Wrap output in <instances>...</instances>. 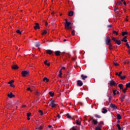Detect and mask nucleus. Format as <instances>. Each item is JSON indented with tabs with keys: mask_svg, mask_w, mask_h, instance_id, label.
<instances>
[{
	"mask_svg": "<svg viewBox=\"0 0 130 130\" xmlns=\"http://www.w3.org/2000/svg\"><path fill=\"white\" fill-rule=\"evenodd\" d=\"M72 23L68 21V19H65L64 27L65 29L68 28L71 26Z\"/></svg>",
	"mask_w": 130,
	"mask_h": 130,
	"instance_id": "1",
	"label": "nucleus"
},
{
	"mask_svg": "<svg viewBox=\"0 0 130 130\" xmlns=\"http://www.w3.org/2000/svg\"><path fill=\"white\" fill-rule=\"evenodd\" d=\"M105 42L106 45H109V44H110V42H111V39H110V38H109V37L107 36L106 37Z\"/></svg>",
	"mask_w": 130,
	"mask_h": 130,
	"instance_id": "2",
	"label": "nucleus"
},
{
	"mask_svg": "<svg viewBox=\"0 0 130 130\" xmlns=\"http://www.w3.org/2000/svg\"><path fill=\"white\" fill-rule=\"evenodd\" d=\"M30 74V72L27 71H24L21 72V76L22 77H26V76H28Z\"/></svg>",
	"mask_w": 130,
	"mask_h": 130,
	"instance_id": "3",
	"label": "nucleus"
},
{
	"mask_svg": "<svg viewBox=\"0 0 130 130\" xmlns=\"http://www.w3.org/2000/svg\"><path fill=\"white\" fill-rule=\"evenodd\" d=\"M55 101H52L51 102V104H50V106L52 107V108H53L54 107H55V106H56V104H55Z\"/></svg>",
	"mask_w": 130,
	"mask_h": 130,
	"instance_id": "4",
	"label": "nucleus"
},
{
	"mask_svg": "<svg viewBox=\"0 0 130 130\" xmlns=\"http://www.w3.org/2000/svg\"><path fill=\"white\" fill-rule=\"evenodd\" d=\"M35 26H34V29L35 30H37V29H40V26H39V23L36 22L35 23Z\"/></svg>",
	"mask_w": 130,
	"mask_h": 130,
	"instance_id": "5",
	"label": "nucleus"
},
{
	"mask_svg": "<svg viewBox=\"0 0 130 130\" xmlns=\"http://www.w3.org/2000/svg\"><path fill=\"white\" fill-rule=\"evenodd\" d=\"M14 83V80H11L8 82V84L10 85V87H12V88H15V85L13 84Z\"/></svg>",
	"mask_w": 130,
	"mask_h": 130,
	"instance_id": "6",
	"label": "nucleus"
},
{
	"mask_svg": "<svg viewBox=\"0 0 130 130\" xmlns=\"http://www.w3.org/2000/svg\"><path fill=\"white\" fill-rule=\"evenodd\" d=\"M110 107H111V108L112 109H117V106H116V105L115 104H111Z\"/></svg>",
	"mask_w": 130,
	"mask_h": 130,
	"instance_id": "7",
	"label": "nucleus"
},
{
	"mask_svg": "<svg viewBox=\"0 0 130 130\" xmlns=\"http://www.w3.org/2000/svg\"><path fill=\"white\" fill-rule=\"evenodd\" d=\"M77 86H79V87H82L83 86V82L81 80H78L77 81Z\"/></svg>",
	"mask_w": 130,
	"mask_h": 130,
	"instance_id": "8",
	"label": "nucleus"
},
{
	"mask_svg": "<svg viewBox=\"0 0 130 130\" xmlns=\"http://www.w3.org/2000/svg\"><path fill=\"white\" fill-rule=\"evenodd\" d=\"M91 120H92V122L93 123V124H94V125H96V124H97V123H98V121H97V120L95 119H93L92 117H91L90 118Z\"/></svg>",
	"mask_w": 130,
	"mask_h": 130,
	"instance_id": "9",
	"label": "nucleus"
},
{
	"mask_svg": "<svg viewBox=\"0 0 130 130\" xmlns=\"http://www.w3.org/2000/svg\"><path fill=\"white\" fill-rule=\"evenodd\" d=\"M15 96L16 95H15L14 94H13V92H10V93H9L8 94V97L10 99L13 98V97H15Z\"/></svg>",
	"mask_w": 130,
	"mask_h": 130,
	"instance_id": "10",
	"label": "nucleus"
},
{
	"mask_svg": "<svg viewBox=\"0 0 130 130\" xmlns=\"http://www.w3.org/2000/svg\"><path fill=\"white\" fill-rule=\"evenodd\" d=\"M110 86H115V82L113 81V80H111L110 81V83H109Z\"/></svg>",
	"mask_w": 130,
	"mask_h": 130,
	"instance_id": "11",
	"label": "nucleus"
},
{
	"mask_svg": "<svg viewBox=\"0 0 130 130\" xmlns=\"http://www.w3.org/2000/svg\"><path fill=\"white\" fill-rule=\"evenodd\" d=\"M54 53H55L56 56H59V55H60V53H61V52H60V51H56L54 52Z\"/></svg>",
	"mask_w": 130,
	"mask_h": 130,
	"instance_id": "12",
	"label": "nucleus"
},
{
	"mask_svg": "<svg viewBox=\"0 0 130 130\" xmlns=\"http://www.w3.org/2000/svg\"><path fill=\"white\" fill-rule=\"evenodd\" d=\"M12 68L13 70H18L19 69V67L16 64H14L13 66H12Z\"/></svg>",
	"mask_w": 130,
	"mask_h": 130,
	"instance_id": "13",
	"label": "nucleus"
},
{
	"mask_svg": "<svg viewBox=\"0 0 130 130\" xmlns=\"http://www.w3.org/2000/svg\"><path fill=\"white\" fill-rule=\"evenodd\" d=\"M46 52L48 54H49L50 55L52 54L53 51H52L51 50H47Z\"/></svg>",
	"mask_w": 130,
	"mask_h": 130,
	"instance_id": "14",
	"label": "nucleus"
},
{
	"mask_svg": "<svg viewBox=\"0 0 130 130\" xmlns=\"http://www.w3.org/2000/svg\"><path fill=\"white\" fill-rule=\"evenodd\" d=\"M66 116L67 118H69V119H74V118L72 117V116L70 115L69 113H67L66 114Z\"/></svg>",
	"mask_w": 130,
	"mask_h": 130,
	"instance_id": "15",
	"label": "nucleus"
},
{
	"mask_svg": "<svg viewBox=\"0 0 130 130\" xmlns=\"http://www.w3.org/2000/svg\"><path fill=\"white\" fill-rule=\"evenodd\" d=\"M108 111L107 110V109H106L103 108L102 109V113H104V114H105V113H107V112H108Z\"/></svg>",
	"mask_w": 130,
	"mask_h": 130,
	"instance_id": "16",
	"label": "nucleus"
},
{
	"mask_svg": "<svg viewBox=\"0 0 130 130\" xmlns=\"http://www.w3.org/2000/svg\"><path fill=\"white\" fill-rule=\"evenodd\" d=\"M43 82H45V83H48V82H49V79L47 78L46 77H44L43 79Z\"/></svg>",
	"mask_w": 130,
	"mask_h": 130,
	"instance_id": "17",
	"label": "nucleus"
},
{
	"mask_svg": "<svg viewBox=\"0 0 130 130\" xmlns=\"http://www.w3.org/2000/svg\"><path fill=\"white\" fill-rule=\"evenodd\" d=\"M68 15L69 17H73V16H74V12L73 11L69 12Z\"/></svg>",
	"mask_w": 130,
	"mask_h": 130,
	"instance_id": "18",
	"label": "nucleus"
},
{
	"mask_svg": "<svg viewBox=\"0 0 130 130\" xmlns=\"http://www.w3.org/2000/svg\"><path fill=\"white\" fill-rule=\"evenodd\" d=\"M81 77L82 80H85L86 79H87L88 78V76H84V75H83V74H82L81 75Z\"/></svg>",
	"mask_w": 130,
	"mask_h": 130,
	"instance_id": "19",
	"label": "nucleus"
},
{
	"mask_svg": "<svg viewBox=\"0 0 130 130\" xmlns=\"http://www.w3.org/2000/svg\"><path fill=\"white\" fill-rule=\"evenodd\" d=\"M125 98V95H123L120 98V101H121V102H123V100H124V99Z\"/></svg>",
	"mask_w": 130,
	"mask_h": 130,
	"instance_id": "20",
	"label": "nucleus"
},
{
	"mask_svg": "<svg viewBox=\"0 0 130 130\" xmlns=\"http://www.w3.org/2000/svg\"><path fill=\"white\" fill-rule=\"evenodd\" d=\"M49 95H50L51 97H53L54 96V92L53 91L49 92Z\"/></svg>",
	"mask_w": 130,
	"mask_h": 130,
	"instance_id": "21",
	"label": "nucleus"
},
{
	"mask_svg": "<svg viewBox=\"0 0 130 130\" xmlns=\"http://www.w3.org/2000/svg\"><path fill=\"white\" fill-rule=\"evenodd\" d=\"M118 87L120 89V90H122L123 89V84H120L118 85Z\"/></svg>",
	"mask_w": 130,
	"mask_h": 130,
	"instance_id": "22",
	"label": "nucleus"
},
{
	"mask_svg": "<svg viewBox=\"0 0 130 130\" xmlns=\"http://www.w3.org/2000/svg\"><path fill=\"white\" fill-rule=\"evenodd\" d=\"M116 44H117L118 45H120V44H121V42L120 41V40H116L115 41Z\"/></svg>",
	"mask_w": 130,
	"mask_h": 130,
	"instance_id": "23",
	"label": "nucleus"
},
{
	"mask_svg": "<svg viewBox=\"0 0 130 130\" xmlns=\"http://www.w3.org/2000/svg\"><path fill=\"white\" fill-rule=\"evenodd\" d=\"M117 119H118V120L121 119V115H120L119 114H118L117 115Z\"/></svg>",
	"mask_w": 130,
	"mask_h": 130,
	"instance_id": "24",
	"label": "nucleus"
},
{
	"mask_svg": "<svg viewBox=\"0 0 130 130\" xmlns=\"http://www.w3.org/2000/svg\"><path fill=\"white\" fill-rule=\"evenodd\" d=\"M40 45H41L40 42H38L36 43V45H35L36 47H39V46H40Z\"/></svg>",
	"mask_w": 130,
	"mask_h": 130,
	"instance_id": "25",
	"label": "nucleus"
},
{
	"mask_svg": "<svg viewBox=\"0 0 130 130\" xmlns=\"http://www.w3.org/2000/svg\"><path fill=\"white\" fill-rule=\"evenodd\" d=\"M48 61L47 60H46L45 61H44V63L45 64V66H47L48 67H49L50 66V63H47Z\"/></svg>",
	"mask_w": 130,
	"mask_h": 130,
	"instance_id": "26",
	"label": "nucleus"
},
{
	"mask_svg": "<svg viewBox=\"0 0 130 130\" xmlns=\"http://www.w3.org/2000/svg\"><path fill=\"white\" fill-rule=\"evenodd\" d=\"M127 34H128V33L127 32V31H123L122 32V36H124L125 35H127Z\"/></svg>",
	"mask_w": 130,
	"mask_h": 130,
	"instance_id": "27",
	"label": "nucleus"
},
{
	"mask_svg": "<svg viewBox=\"0 0 130 130\" xmlns=\"http://www.w3.org/2000/svg\"><path fill=\"white\" fill-rule=\"evenodd\" d=\"M95 117L96 118H101V116L98 115V114H95L94 115Z\"/></svg>",
	"mask_w": 130,
	"mask_h": 130,
	"instance_id": "28",
	"label": "nucleus"
},
{
	"mask_svg": "<svg viewBox=\"0 0 130 130\" xmlns=\"http://www.w3.org/2000/svg\"><path fill=\"white\" fill-rule=\"evenodd\" d=\"M76 124L77 125H81V121L79 120H76Z\"/></svg>",
	"mask_w": 130,
	"mask_h": 130,
	"instance_id": "29",
	"label": "nucleus"
},
{
	"mask_svg": "<svg viewBox=\"0 0 130 130\" xmlns=\"http://www.w3.org/2000/svg\"><path fill=\"white\" fill-rule=\"evenodd\" d=\"M117 127L118 129L121 130V127H120V125H119V124H117Z\"/></svg>",
	"mask_w": 130,
	"mask_h": 130,
	"instance_id": "30",
	"label": "nucleus"
},
{
	"mask_svg": "<svg viewBox=\"0 0 130 130\" xmlns=\"http://www.w3.org/2000/svg\"><path fill=\"white\" fill-rule=\"evenodd\" d=\"M109 48L110 50H111V49H112V45L111 44H109Z\"/></svg>",
	"mask_w": 130,
	"mask_h": 130,
	"instance_id": "31",
	"label": "nucleus"
},
{
	"mask_svg": "<svg viewBox=\"0 0 130 130\" xmlns=\"http://www.w3.org/2000/svg\"><path fill=\"white\" fill-rule=\"evenodd\" d=\"M126 88H127H127H130V82H129L126 84Z\"/></svg>",
	"mask_w": 130,
	"mask_h": 130,
	"instance_id": "32",
	"label": "nucleus"
},
{
	"mask_svg": "<svg viewBox=\"0 0 130 130\" xmlns=\"http://www.w3.org/2000/svg\"><path fill=\"white\" fill-rule=\"evenodd\" d=\"M61 72V70H60L59 74V77H60V78H61V75H62V73Z\"/></svg>",
	"mask_w": 130,
	"mask_h": 130,
	"instance_id": "33",
	"label": "nucleus"
},
{
	"mask_svg": "<svg viewBox=\"0 0 130 130\" xmlns=\"http://www.w3.org/2000/svg\"><path fill=\"white\" fill-rule=\"evenodd\" d=\"M108 97H109V101H111V100L112 99V96L111 95L109 96V94H108Z\"/></svg>",
	"mask_w": 130,
	"mask_h": 130,
	"instance_id": "34",
	"label": "nucleus"
},
{
	"mask_svg": "<svg viewBox=\"0 0 130 130\" xmlns=\"http://www.w3.org/2000/svg\"><path fill=\"white\" fill-rule=\"evenodd\" d=\"M120 78V79H122V80H125V78H126V76H121Z\"/></svg>",
	"mask_w": 130,
	"mask_h": 130,
	"instance_id": "35",
	"label": "nucleus"
},
{
	"mask_svg": "<svg viewBox=\"0 0 130 130\" xmlns=\"http://www.w3.org/2000/svg\"><path fill=\"white\" fill-rule=\"evenodd\" d=\"M16 32H17L18 34H20V35L22 34V32H21V31H20V30H19V29H18V30H16Z\"/></svg>",
	"mask_w": 130,
	"mask_h": 130,
	"instance_id": "36",
	"label": "nucleus"
},
{
	"mask_svg": "<svg viewBox=\"0 0 130 130\" xmlns=\"http://www.w3.org/2000/svg\"><path fill=\"white\" fill-rule=\"evenodd\" d=\"M127 90V88L125 87L124 89H122L123 93H126V90Z\"/></svg>",
	"mask_w": 130,
	"mask_h": 130,
	"instance_id": "37",
	"label": "nucleus"
},
{
	"mask_svg": "<svg viewBox=\"0 0 130 130\" xmlns=\"http://www.w3.org/2000/svg\"><path fill=\"white\" fill-rule=\"evenodd\" d=\"M47 33V31L46 30H44V31L42 33V35H45Z\"/></svg>",
	"mask_w": 130,
	"mask_h": 130,
	"instance_id": "38",
	"label": "nucleus"
},
{
	"mask_svg": "<svg viewBox=\"0 0 130 130\" xmlns=\"http://www.w3.org/2000/svg\"><path fill=\"white\" fill-rule=\"evenodd\" d=\"M75 30H72V31H71V34H72L73 36H75Z\"/></svg>",
	"mask_w": 130,
	"mask_h": 130,
	"instance_id": "39",
	"label": "nucleus"
},
{
	"mask_svg": "<svg viewBox=\"0 0 130 130\" xmlns=\"http://www.w3.org/2000/svg\"><path fill=\"white\" fill-rule=\"evenodd\" d=\"M113 34H116V35H118V32L116 31L115 30H113Z\"/></svg>",
	"mask_w": 130,
	"mask_h": 130,
	"instance_id": "40",
	"label": "nucleus"
},
{
	"mask_svg": "<svg viewBox=\"0 0 130 130\" xmlns=\"http://www.w3.org/2000/svg\"><path fill=\"white\" fill-rule=\"evenodd\" d=\"M121 41H122V42H126V43H127V40L123 38V39L121 40Z\"/></svg>",
	"mask_w": 130,
	"mask_h": 130,
	"instance_id": "41",
	"label": "nucleus"
},
{
	"mask_svg": "<svg viewBox=\"0 0 130 130\" xmlns=\"http://www.w3.org/2000/svg\"><path fill=\"white\" fill-rule=\"evenodd\" d=\"M126 46H127L128 49H129L130 47H129V45H128V42H127V43H126Z\"/></svg>",
	"mask_w": 130,
	"mask_h": 130,
	"instance_id": "42",
	"label": "nucleus"
},
{
	"mask_svg": "<svg viewBox=\"0 0 130 130\" xmlns=\"http://www.w3.org/2000/svg\"><path fill=\"white\" fill-rule=\"evenodd\" d=\"M95 130H101V128L100 127L96 126Z\"/></svg>",
	"mask_w": 130,
	"mask_h": 130,
	"instance_id": "43",
	"label": "nucleus"
},
{
	"mask_svg": "<svg viewBox=\"0 0 130 130\" xmlns=\"http://www.w3.org/2000/svg\"><path fill=\"white\" fill-rule=\"evenodd\" d=\"M26 114L27 117H30V116H31V113H27Z\"/></svg>",
	"mask_w": 130,
	"mask_h": 130,
	"instance_id": "44",
	"label": "nucleus"
},
{
	"mask_svg": "<svg viewBox=\"0 0 130 130\" xmlns=\"http://www.w3.org/2000/svg\"><path fill=\"white\" fill-rule=\"evenodd\" d=\"M79 105H80V106H83V105H84V104H83L82 102H79L78 103Z\"/></svg>",
	"mask_w": 130,
	"mask_h": 130,
	"instance_id": "45",
	"label": "nucleus"
},
{
	"mask_svg": "<svg viewBox=\"0 0 130 130\" xmlns=\"http://www.w3.org/2000/svg\"><path fill=\"white\" fill-rule=\"evenodd\" d=\"M39 112L41 113V115H43V112H42V110H39Z\"/></svg>",
	"mask_w": 130,
	"mask_h": 130,
	"instance_id": "46",
	"label": "nucleus"
},
{
	"mask_svg": "<svg viewBox=\"0 0 130 130\" xmlns=\"http://www.w3.org/2000/svg\"><path fill=\"white\" fill-rule=\"evenodd\" d=\"M118 5L119 6H122V3H121V2H119L118 3Z\"/></svg>",
	"mask_w": 130,
	"mask_h": 130,
	"instance_id": "47",
	"label": "nucleus"
},
{
	"mask_svg": "<svg viewBox=\"0 0 130 130\" xmlns=\"http://www.w3.org/2000/svg\"><path fill=\"white\" fill-rule=\"evenodd\" d=\"M72 30V26L71 25L69 26V27L68 28H66V30Z\"/></svg>",
	"mask_w": 130,
	"mask_h": 130,
	"instance_id": "48",
	"label": "nucleus"
},
{
	"mask_svg": "<svg viewBox=\"0 0 130 130\" xmlns=\"http://www.w3.org/2000/svg\"><path fill=\"white\" fill-rule=\"evenodd\" d=\"M121 74H122V72H120L119 73V75H118V77H121Z\"/></svg>",
	"mask_w": 130,
	"mask_h": 130,
	"instance_id": "49",
	"label": "nucleus"
},
{
	"mask_svg": "<svg viewBox=\"0 0 130 130\" xmlns=\"http://www.w3.org/2000/svg\"><path fill=\"white\" fill-rule=\"evenodd\" d=\"M116 91H117L116 90H115L113 91V93L115 95H116Z\"/></svg>",
	"mask_w": 130,
	"mask_h": 130,
	"instance_id": "50",
	"label": "nucleus"
},
{
	"mask_svg": "<svg viewBox=\"0 0 130 130\" xmlns=\"http://www.w3.org/2000/svg\"><path fill=\"white\" fill-rule=\"evenodd\" d=\"M37 128H38V129L41 130V129H42L43 128H42V126H40V127H38Z\"/></svg>",
	"mask_w": 130,
	"mask_h": 130,
	"instance_id": "51",
	"label": "nucleus"
},
{
	"mask_svg": "<svg viewBox=\"0 0 130 130\" xmlns=\"http://www.w3.org/2000/svg\"><path fill=\"white\" fill-rule=\"evenodd\" d=\"M107 27H108V28H111V27H112V25H111V24L108 25H107Z\"/></svg>",
	"mask_w": 130,
	"mask_h": 130,
	"instance_id": "52",
	"label": "nucleus"
},
{
	"mask_svg": "<svg viewBox=\"0 0 130 130\" xmlns=\"http://www.w3.org/2000/svg\"><path fill=\"white\" fill-rule=\"evenodd\" d=\"M27 91H30V92H32V90H31V89L30 88V87L27 88Z\"/></svg>",
	"mask_w": 130,
	"mask_h": 130,
	"instance_id": "53",
	"label": "nucleus"
},
{
	"mask_svg": "<svg viewBox=\"0 0 130 130\" xmlns=\"http://www.w3.org/2000/svg\"><path fill=\"white\" fill-rule=\"evenodd\" d=\"M114 66H115L116 67H117V66H118V63H116V62H114Z\"/></svg>",
	"mask_w": 130,
	"mask_h": 130,
	"instance_id": "54",
	"label": "nucleus"
},
{
	"mask_svg": "<svg viewBox=\"0 0 130 130\" xmlns=\"http://www.w3.org/2000/svg\"><path fill=\"white\" fill-rule=\"evenodd\" d=\"M112 40H113V41H115V42L116 41V39H115V38H113L112 39Z\"/></svg>",
	"mask_w": 130,
	"mask_h": 130,
	"instance_id": "55",
	"label": "nucleus"
},
{
	"mask_svg": "<svg viewBox=\"0 0 130 130\" xmlns=\"http://www.w3.org/2000/svg\"><path fill=\"white\" fill-rule=\"evenodd\" d=\"M36 95H38V96H39V92L36 91Z\"/></svg>",
	"mask_w": 130,
	"mask_h": 130,
	"instance_id": "56",
	"label": "nucleus"
},
{
	"mask_svg": "<svg viewBox=\"0 0 130 130\" xmlns=\"http://www.w3.org/2000/svg\"><path fill=\"white\" fill-rule=\"evenodd\" d=\"M114 11L115 12H116V11H117V8L115 7L114 9Z\"/></svg>",
	"mask_w": 130,
	"mask_h": 130,
	"instance_id": "57",
	"label": "nucleus"
},
{
	"mask_svg": "<svg viewBox=\"0 0 130 130\" xmlns=\"http://www.w3.org/2000/svg\"><path fill=\"white\" fill-rule=\"evenodd\" d=\"M57 117H58V118H60V115L58 114L57 115Z\"/></svg>",
	"mask_w": 130,
	"mask_h": 130,
	"instance_id": "58",
	"label": "nucleus"
},
{
	"mask_svg": "<svg viewBox=\"0 0 130 130\" xmlns=\"http://www.w3.org/2000/svg\"><path fill=\"white\" fill-rule=\"evenodd\" d=\"M60 70H61V71L62 70H66V67H63L61 68V69Z\"/></svg>",
	"mask_w": 130,
	"mask_h": 130,
	"instance_id": "59",
	"label": "nucleus"
},
{
	"mask_svg": "<svg viewBox=\"0 0 130 130\" xmlns=\"http://www.w3.org/2000/svg\"><path fill=\"white\" fill-rule=\"evenodd\" d=\"M99 127H100L101 128V127H102V125H101V124H100V123L99 124Z\"/></svg>",
	"mask_w": 130,
	"mask_h": 130,
	"instance_id": "60",
	"label": "nucleus"
},
{
	"mask_svg": "<svg viewBox=\"0 0 130 130\" xmlns=\"http://www.w3.org/2000/svg\"><path fill=\"white\" fill-rule=\"evenodd\" d=\"M72 130H77V129H76V128H75V127H72Z\"/></svg>",
	"mask_w": 130,
	"mask_h": 130,
	"instance_id": "61",
	"label": "nucleus"
},
{
	"mask_svg": "<svg viewBox=\"0 0 130 130\" xmlns=\"http://www.w3.org/2000/svg\"><path fill=\"white\" fill-rule=\"evenodd\" d=\"M48 127H49V128H50L52 127V126L51 125H49L48 126Z\"/></svg>",
	"mask_w": 130,
	"mask_h": 130,
	"instance_id": "62",
	"label": "nucleus"
},
{
	"mask_svg": "<svg viewBox=\"0 0 130 130\" xmlns=\"http://www.w3.org/2000/svg\"><path fill=\"white\" fill-rule=\"evenodd\" d=\"M45 25L46 26H47V25H48V23H47V22H45Z\"/></svg>",
	"mask_w": 130,
	"mask_h": 130,
	"instance_id": "63",
	"label": "nucleus"
},
{
	"mask_svg": "<svg viewBox=\"0 0 130 130\" xmlns=\"http://www.w3.org/2000/svg\"><path fill=\"white\" fill-rule=\"evenodd\" d=\"M100 124H103V121H101V122L100 123Z\"/></svg>",
	"mask_w": 130,
	"mask_h": 130,
	"instance_id": "64",
	"label": "nucleus"
}]
</instances>
